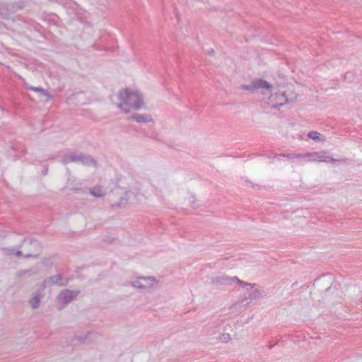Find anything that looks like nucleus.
I'll use <instances>...</instances> for the list:
<instances>
[{"label":"nucleus","mask_w":362,"mask_h":362,"mask_svg":"<svg viewBox=\"0 0 362 362\" xmlns=\"http://www.w3.org/2000/svg\"><path fill=\"white\" fill-rule=\"evenodd\" d=\"M117 102H115L116 107L125 114L132 110H138L144 105L143 95L139 91L130 88L121 90L117 96Z\"/></svg>","instance_id":"f257e3e1"},{"label":"nucleus","mask_w":362,"mask_h":362,"mask_svg":"<svg viewBox=\"0 0 362 362\" xmlns=\"http://www.w3.org/2000/svg\"><path fill=\"white\" fill-rule=\"evenodd\" d=\"M298 95L293 91L278 90L271 95L269 98L274 107H279L285 104L294 102Z\"/></svg>","instance_id":"f03ea898"},{"label":"nucleus","mask_w":362,"mask_h":362,"mask_svg":"<svg viewBox=\"0 0 362 362\" xmlns=\"http://www.w3.org/2000/svg\"><path fill=\"white\" fill-rule=\"evenodd\" d=\"M158 284V280L154 276H139L133 278L129 284L139 290L149 291L154 288Z\"/></svg>","instance_id":"7ed1b4c3"},{"label":"nucleus","mask_w":362,"mask_h":362,"mask_svg":"<svg viewBox=\"0 0 362 362\" xmlns=\"http://www.w3.org/2000/svg\"><path fill=\"white\" fill-rule=\"evenodd\" d=\"M41 246L37 240L25 241L21 245V257L24 258L37 257L40 255Z\"/></svg>","instance_id":"20e7f679"},{"label":"nucleus","mask_w":362,"mask_h":362,"mask_svg":"<svg viewBox=\"0 0 362 362\" xmlns=\"http://www.w3.org/2000/svg\"><path fill=\"white\" fill-rule=\"evenodd\" d=\"M259 89L262 90V93L265 94L266 92L270 93L272 86L264 79H256L250 83V93H255Z\"/></svg>","instance_id":"39448f33"},{"label":"nucleus","mask_w":362,"mask_h":362,"mask_svg":"<svg viewBox=\"0 0 362 362\" xmlns=\"http://www.w3.org/2000/svg\"><path fill=\"white\" fill-rule=\"evenodd\" d=\"M78 293L79 292L78 291L64 289L59 293L57 296V300L59 303L66 305L71 302Z\"/></svg>","instance_id":"423d86ee"},{"label":"nucleus","mask_w":362,"mask_h":362,"mask_svg":"<svg viewBox=\"0 0 362 362\" xmlns=\"http://www.w3.org/2000/svg\"><path fill=\"white\" fill-rule=\"evenodd\" d=\"M87 160H88V158L83 156L71 153V154L64 156L63 158L62 159V162L64 165H66V164H68L69 163H72V162L85 163Z\"/></svg>","instance_id":"0eeeda50"},{"label":"nucleus","mask_w":362,"mask_h":362,"mask_svg":"<svg viewBox=\"0 0 362 362\" xmlns=\"http://www.w3.org/2000/svg\"><path fill=\"white\" fill-rule=\"evenodd\" d=\"M216 283L222 285H230L234 282L238 283L241 286H247V283L240 281L237 277L222 276L216 279Z\"/></svg>","instance_id":"6e6552de"},{"label":"nucleus","mask_w":362,"mask_h":362,"mask_svg":"<svg viewBox=\"0 0 362 362\" xmlns=\"http://www.w3.org/2000/svg\"><path fill=\"white\" fill-rule=\"evenodd\" d=\"M90 194L96 198H100L106 195L107 190L102 185H95L89 189Z\"/></svg>","instance_id":"1a4fd4ad"},{"label":"nucleus","mask_w":362,"mask_h":362,"mask_svg":"<svg viewBox=\"0 0 362 362\" xmlns=\"http://www.w3.org/2000/svg\"><path fill=\"white\" fill-rule=\"evenodd\" d=\"M62 280V276L60 274H57L53 276L49 277L46 279L42 285V290L47 287H50L54 284H59V282Z\"/></svg>","instance_id":"9d476101"},{"label":"nucleus","mask_w":362,"mask_h":362,"mask_svg":"<svg viewBox=\"0 0 362 362\" xmlns=\"http://www.w3.org/2000/svg\"><path fill=\"white\" fill-rule=\"evenodd\" d=\"M41 296L40 291H37L33 293L32 297L29 300V304L33 309H36L40 306Z\"/></svg>","instance_id":"9b49d317"},{"label":"nucleus","mask_w":362,"mask_h":362,"mask_svg":"<svg viewBox=\"0 0 362 362\" xmlns=\"http://www.w3.org/2000/svg\"><path fill=\"white\" fill-rule=\"evenodd\" d=\"M132 118L139 123H147L152 121L151 116L148 114H134Z\"/></svg>","instance_id":"f8f14e48"},{"label":"nucleus","mask_w":362,"mask_h":362,"mask_svg":"<svg viewBox=\"0 0 362 362\" xmlns=\"http://www.w3.org/2000/svg\"><path fill=\"white\" fill-rule=\"evenodd\" d=\"M255 287V284H250V300L258 298L264 293V291H262L260 289Z\"/></svg>","instance_id":"ddd939ff"},{"label":"nucleus","mask_w":362,"mask_h":362,"mask_svg":"<svg viewBox=\"0 0 362 362\" xmlns=\"http://www.w3.org/2000/svg\"><path fill=\"white\" fill-rule=\"evenodd\" d=\"M28 88L31 90L38 93L40 96L45 97L47 100H49L51 99V96L49 93L42 88L30 86Z\"/></svg>","instance_id":"4468645a"},{"label":"nucleus","mask_w":362,"mask_h":362,"mask_svg":"<svg viewBox=\"0 0 362 362\" xmlns=\"http://www.w3.org/2000/svg\"><path fill=\"white\" fill-rule=\"evenodd\" d=\"M4 250L5 254L9 256L21 257L23 252H21V250H17L16 248H7L4 249Z\"/></svg>","instance_id":"2eb2a0df"},{"label":"nucleus","mask_w":362,"mask_h":362,"mask_svg":"<svg viewBox=\"0 0 362 362\" xmlns=\"http://www.w3.org/2000/svg\"><path fill=\"white\" fill-rule=\"evenodd\" d=\"M337 160L327 156L325 152H319L318 161L319 162H334Z\"/></svg>","instance_id":"dca6fc26"},{"label":"nucleus","mask_w":362,"mask_h":362,"mask_svg":"<svg viewBox=\"0 0 362 362\" xmlns=\"http://www.w3.org/2000/svg\"><path fill=\"white\" fill-rule=\"evenodd\" d=\"M231 337L228 333H222L217 337V340L220 343H228Z\"/></svg>","instance_id":"f3484780"},{"label":"nucleus","mask_w":362,"mask_h":362,"mask_svg":"<svg viewBox=\"0 0 362 362\" xmlns=\"http://www.w3.org/2000/svg\"><path fill=\"white\" fill-rule=\"evenodd\" d=\"M304 157L310 158L311 161H318L319 152H313L303 154Z\"/></svg>","instance_id":"a211bd4d"},{"label":"nucleus","mask_w":362,"mask_h":362,"mask_svg":"<svg viewBox=\"0 0 362 362\" xmlns=\"http://www.w3.org/2000/svg\"><path fill=\"white\" fill-rule=\"evenodd\" d=\"M320 134L315 131H311L308 134V136L314 141H320Z\"/></svg>","instance_id":"6ab92c4d"},{"label":"nucleus","mask_w":362,"mask_h":362,"mask_svg":"<svg viewBox=\"0 0 362 362\" xmlns=\"http://www.w3.org/2000/svg\"><path fill=\"white\" fill-rule=\"evenodd\" d=\"M281 156L286 157L288 159H293L294 158H304L303 154L298 153V154H281Z\"/></svg>","instance_id":"aec40b11"},{"label":"nucleus","mask_w":362,"mask_h":362,"mask_svg":"<svg viewBox=\"0 0 362 362\" xmlns=\"http://www.w3.org/2000/svg\"><path fill=\"white\" fill-rule=\"evenodd\" d=\"M240 88L241 89H243V90H248L249 89V86H247V85H241Z\"/></svg>","instance_id":"412c9836"},{"label":"nucleus","mask_w":362,"mask_h":362,"mask_svg":"<svg viewBox=\"0 0 362 362\" xmlns=\"http://www.w3.org/2000/svg\"><path fill=\"white\" fill-rule=\"evenodd\" d=\"M274 346H275V344H269L268 345V347H269V349H272Z\"/></svg>","instance_id":"4be33fe9"},{"label":"nucleus","mask_w":362,"mask_h":362,"mask_svg":"<svg viewBox=\"0 0 362 362\" xmlns=\"http://www.w3.org/2000/svg\"><path fill=\"white\" fill-rule=\"evenodd\" d=\"M3 10H4L3 8H0V14H1V15L5 13Z\"/></svg>","instance_id":"5701e85b"},{"label":"nucleus","mask_w":362,"mask_h":362,"mask_svg":"<svg viewBox=\"0 0 362 362\" xmlns=\"http://www.w3.org/2000/svg\"><path fill=\"white\" fill-rule=\"evenodd\" d=\"M132 194V192H130V193H127V195L129 197V199H130V195Z\"/></svg>","instance_id":"b1692460"},{"label":"nucleus","mask_w":362,"mask_h":362,"mask_svg":"<svg viewBox=\"0 0 362 362\" xmlns=\"http://www.w3.org/2000/svg\"><path fill=\"white\" fill-rule=\"evenodd\" d=\"M47 170H48V169H47V168H46V170H45V173H44L45 175H46V174H47Z\"/></svg>","instance_id":"393cba45"}]
</instances>
